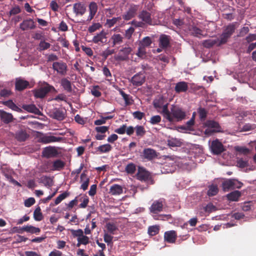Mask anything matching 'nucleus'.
Listing matches in <instances>:
<instances>
[{"label":"nucleus","instance_id":"nucleus-30","mask_svg":"<svg viewBox=\"0 0 256 256\" xmlns=\"http://www.w3.org/2000/svg\"><path fill=\"white\" fill-rule=\"evenodd\" d=\"M90 14L88 20H91L95 16L98 10V6L95 2H91L89 4Z\"/></svg>","mask_w":256,"mask_h":256},{"label":"nucleus","instance_id":"nucleus-42","mask_svg":"<svg viewBox=\"0 0 256 256\" xmlns=\"http://www.w3.org/2000/svg\"><path fill=\"white\" fill-rule=\"evenodd\" d=\"M136 136L139 138H142L146 133L144 128L142 126L137 125L134 128Z\"/></svg>","mask_w":256,"mask_h":256},{"label":"nucleus","instance_id":"nucleus-1","mask_svg":"<svg viewBox=\"0 0 256 256\" xmlns=\"http://www.w3.org/2000/svg\"><path fill=\"white\" fill-rule=\"evenodd\" d=\"M168 114L169 118L166 115L164 118L170 122L182 121L186 117L184 110L178 106L172 105L170 110H168Z\"/></svg>","mask_w":256,"mask_h":256},{"label":"nucleus","instance_id":"nucleus-2","mask_svg":"<svg viewBox=\"0 0 256 256\" xmlns=\"http://www.w3.org/2000/svg\"><path fill=\"white\" fill-rule=\"evenodd\" d=\"M168 103L164 99L162 96L155 99L153 101V106L154 108L157 110V112L161 114L164 117L165 115L168 116Z\"/></svg>","mask_w":256,"mask_h":256},{"label":"nucleus","instance_id":"nucleus-29","mask_svg":"<svg viewBox=\"0 0 256 256\" xmlns=\"http://www.w3.org/2000/svg\"><path fill=\"white\" fill-rule=\"evenodd\" d=\"M122 192L123 188L122 186L118 184H113L110 189V194L113 196L120 195Z\"/></svg>","mask_w":256,"mask_h":256},{"label":"nucleus","instance_id":"nucleus-31","mask_svg":"<svg viewBox=\"0 0 256 256\" xmlns=\"http://www.w3.org/2000/svg\"><path fill=\"white\" fill-rule=\"evenodd\" d=\"M159 41V46L160 48H165L169 46L170 39L168 36L165 34L162 35L160 38Z\"/></svg>","mask_w":256,"mask_h":256},{"label":"nucleus","instance_id":"nucleus-28","mask_svg":"<svg viewBox=\"0 0 256 256\" xmlns=\"http://www.w3.org/2000/svg\"><path fill=\"white\" fill-rule=\"evenodd\" d=\"M0 116L2 120L5 124H8L13 120L12 115L4 110L0 112Z\"/></svg>","mask_w":256,"mask_h":256},{"label":"nucleus","instance_id":"nucleus-5","mask_svg":"<svg viewBox=\"0 0 256 256\" xmlns=\"http://www.w3.org/2000/svg\"><path fill=\"white\" fill-rule=\"evenodd\" d=\"M52 90H56L53 86H50L49 84L46 83L44 86L36 90L34 92V96L36 98H44L45 96Z\"/></svg>","mask_w":256,"mask_h":256},{"label":"nucleus","instance_id":"nucleus-20","mask_svg":"<svg viewBox=\"0 0 256 256\" xmlns=\"http://www.w3.org/2000/svg\"><path fill=\"white\" fill-rule=\"evenodd\" d=\"M138 18L149 25L152 24L151 14L146 10H142L138 14Z\"/></svg>","mask_w":256,"mask_h":256},{"label":"nucleus","instance_id":"nucleus-26","mask_svg":"<svg viewBox=\"0 0 256 256\" xmlns=\"http://www.w3.org/2000/svg\"><path fill=\"white\" fill-rule=\"evenodd\" d=\"M60 85L64 90L68 92H72V84L66 78H63L60 80Z\"/></svg>","mask_w":256,"mask_h":256},{"label":"nucleus","instance_id":"nucleus-21","mask_svg":"<svg viewBox=\"0 0 256 256\" xmlns=\"http://www.w3.org/2000/svg\"><path fill=\"white\" fill-rule=\"evenodd\" d=\"M142 154L144 158L148 160H152L157 156L156 151L150 148H144Z\"/></svg>","mask_w":256,"mask_h":256},{"label":"nucleus","instance_id":"nucleus-57","mask_svg":"<svg viewBox=\"0 0 256 256\" xmlns=\"http://www.w3.org/2000/svg\"><path fill=\"white\" fill-rule=\"evenodd\" d=\"M146 48H143L139 45V47L138 48V52L136 54L140 58H144L146 56Z\"/></svg>","mask_w":256,"mask_h":256},{"label":"nucleus","instance_id":"nucleus-41","mask_svg":"<svg viewBox=\"0 0 256 256\" xmlns=\"http://www.w3.org/2000/svg\"><path fill=\"white\" fill-rule=\"evenodd\" d=\"M152 38L149 36H146L140 42L139 45L143 48L149 47L152 44Z\"/></svg>","mask_w":256,"mask_h":256},{"label":"nucleus","instance_id":"nucleus-27","mask_svg":"<svg viewBox=\"0 0 256 256\" xmlns=\"http://www.w3.org/2000/svg\"><path fill=\"white\" fill-rule=\"evenodd\" d=\"M190 33L198 38H201L202 37H204L205 35L204 34V32L200 28L196 27V26H191L189 28Z\"/></svg>","mask_w":256,"mask_h":256},{"label":"nucleus","instance_id":"nucleus-25","mask_svg":"<svg viewBox=\"0 0 256 256\" xmlns=\"http://www.w3.org/2000/svg\"><path fill=\"white\" fill-rule=\"evenodd\" d=\"M22 108L29 112L33 113L36 114H40V112L39 109L34 104H23Z\"/></svg>","mask_w":256,"mask_h":256},{"label":"nucleus","instance_id":"nucleus-15","mask_svg":"<svg viewBox=\"0 0 256 256\" xmlns=\"http://www.w3.org/2000/svg\"><path fill=\"white\" fill-rule=\"evenodd\" d=\"M164 201L162 199L154 201L150 208V212L153 214H157L162 211Z\"/></svg>","mask_w":256,"mask_h":256},{"label":"nucleus","instance_id":"nucleus-50","mask_svg":"<svg viewBox=\"0 0 256 256\" xmlns=\"http://www.w3.org/2000/svg\"><path fill=\"white\" fill-rule=\"evenodd\" d=\"M50 46V44L48 42H46L44 40H41L38 44V50L40 52H42L49 48Z\"/></svg>","mask_w":256,"mask_h":256},{"label":"nucleus","instance_id":"nucleus-51","mask_svg":"<svg viewBox=\"0 0 256 256\" xmlns=\"http://www.w3.org/2000/svg\"><path fill=\"white\" fill-rule=\"evenodd\" d=\"M78 242L76 244L78 247L80 246L82 244L86 245L89 243V238L83 234L81 237L78 238Z\"/></svg>","mask_w":256,"mask_h":256},{"label":"nucleus","instance_id":"nucleus-33","mask_svg":"<svg viewBox=\"0 0 256 256\" xmlns=\"http://www.w3.org/2000/svg\"><path fill=\"white\" fill-rule=\"evenodd\" d=\"M65 162L60 160H56L54 161L52 163V170H60L64 168L65 166Z\"/></svg>","mask_w":256,"mask_h":256},{"label":"nucleus","instance_id":"nucleus-10","mask_svg":"<svg viewBox=\"0 0 256 256\" xmlns=\"http://www.w3.org/2000/svg\"><path fill=\"white\" fill-rule=\"evenodd\" d=\"M210 150L214 154H220L224 150L222 144L216 139L212 142Z\"/></svg>","mask_w":256,"mask_h":256},{"label":"nucleus","instance_id":"nucleus-55","mask_svg":"<svg viewBox=\"0 0 256 256\" xmlns=\"http://www.w3.org/2000/svg\"><path fill=\"white\" fill-rule=\"evenodd\" d=\"M159 228L156 226H150L148 228V233L150 235L155 236L159 232Z\"/></svg>","mask_w":256,"mask_h":256},{"label":"nucleus","instance_id":"nucleus-49","mask_svg":"<svg viewBox=\"0 0 256 256\" xmlns=\"http://www.w3.org/2000/svg\"><path fill=\"white\" fill-rule=\"evenodd\" d=\"M34 218L36 221H40L42 220L43 216L40 206L36 208L34 210Z\"/></svg>","mask_w":256,"mask_h":256},{"label":"nucleus","instance_id":"nucleus-8","mask_svg":"<svg viewBox=\"0 0 256 256\" xmlns=\"http://www.w3.org/2000/svg\"><path fill=\"white\" fill-rule=\"evenodd\" d=\"M132 52V48L130 46H126L120 49L118 54L115 56L116 60L124 61L128 59V56Z\"/></svg>","mask_w":256,"mask_h":256},{"label":"nucleus","instance_id":"nucleus-58","mask_svg":"<svg viewBox=\"0 0 256 256\" xmlns=\"http://www.w3.org/2000/svg\"><path fill=\"white\" fill-rule=\"evenodd\" d=\"M136 170V165L133 163L128 164L126 168V171L128 174H133Z\"/></svg>","mask_w":256,"mask_h":256},{"label":"nucleus","instance_id":"nucleus-63","mask_svg":"<svg viewBox=\"0 0 256 256\" xmlns=\"http://www.w3.org/2000/svg\"><path fill=\"white\" fill-rule=\"evenodd\" d=\"M114 52L115 50L114 49L110 50L108 48L102 52V56L104 60H106L109 56L114 54Z\"/></svg>","mask_w":256,"mask_h":256},{"label":"nucleus","instance_id":"nucleus-48","mask_svg":"<svg viewBox=\"0 0 256 256\" xmlns=\"http://www.w3.org/2000/svg\"><path fill=\"white\" fill-rule=\"evenodd\" d=\"M198 114L200 120L201 121L205 120L208 114V112L206 110V109L204 108L200 107L198 109Z\"/></svg>","mask_w":256,"mask_h":256},{"label":"nucleus","instance_id":"nucleus-12","mask_svg":"<svg viewBox=\"0 0 256 256\" xmlns=\"http://www.w3.org/2000/svg\"><path fill=\"white\" fill-rule=\"evenodd\" d=\"M145 78L144 73L140 72L134 74L130 82L134 86H142L144 82Z\"/></svg>","mask_w":256,"mask_h":256},{"label":"nucleus","instance_id":"nucleus-4","mask_svg":"<svg viewBox=\"0 0 256 256\" xmlns=\"http://www.w3.org/2000/svg\"><path fill=\"white\" fill-rule=\"evenodd\" d=\"M243 184L236 179H227L222 183V190L224 192H228L236 188H240Z\"/></svg>","mask_w":256,"mask_h":256},{"label":"nucleus","instance_id":"nucleus-38","mask_svg":"<svg viewBox=\"0 0 256 256\" xmlns=\"http://www.w3.org/2000/svg\"><path fill=\"white\" fill-rule=\"evenodd\" d=\"M28 136L29 135L26 131L21 130L16 132V138L19 142H24Z\"/></svg>","mask_w":256,"mask_h":256},{"label":"nucleus","instance_id":"nucleus-46","mask_svg":"<svg viewBox=\"0 0 256 256\" xmlns=\"http://www.w3.org/2000/svg\"><path fill=\"white\" fill-rule=\"evenodd\" d=\"M4 105L11 108L12 110L18 112H22V110L21 108H18L12 100H8L4 102Z\"/></svg>","mask_w":256,"mask_h":256},{"label":"nucleus","instance_id":"nucleus-59","mask_svg":"<svg viewBox=\"0 0 256 256\" xmlns=\"http://www.w3.org/2000/svg\"><path fill=\"white\" fill-rule=\"evenodd\" d=\"M248 165V160L246 159L240 158L237 160V166L240 168H246Z\"/></svg>","mask_w":256,"mask_h":256},{"label":"nucleus","instance_id":"nucleus-34","mask_svg":"<svg viewBox=\"0 0 256 256\" xmlns=\"http://www.w3.org/2000/svg\"><path fill=\"white\" fill-rule=\"evenodd\" d=\"M218 38L216 39H208L204 40L202 42V45L204 47L206 48H210L214 45L218 46Z\"/></svg>","mask_w":256,"mask_h":256},{"label":"nucleus","instance_id":"nucleus-43","mask_svg":"<svg viewBox=\"0 0 256 256\" xmlns=\"http://www.w3.org/2000/svg\"><path fill=\"white\" fill-rule=\"evenodd\" d=\"M218 192V186L212 184L208 186V190L207 192V194L209 196H216Z\"/></svg>","mask_w":256,"mask_h":256},{"label":"nucleus","instance_id":"nucleus-19","mask_svg":"<svg viewBox=\"0 0 256 256\" xmlns=\"http://www.w3.org/2000/svg\"><path fill=\"white\" fill-rule=\"evenodd\" d=\"M73 11L76 16H82L86 12V7L81 2L76 3L73 6Z\"/></svg>","mask_w":256,"mask_h":256},{"label":"nucleus","instance_id":"nucleus-44","mask_svg":"<svg viewBox=\"0 0 256 256\" xmlns=\"http://www.w3.org/2000/svg\"><path fill=\"white\" fill-rule=\"evenodd\" d=\"M120 94L124 100L126 106H130L132 104L133 100L132 99V97L130 95L126 94L122 90L120 91Z\"/></svg>","mask_w":256,"mask_h":256},{"label":"nucleus","instance_id":"nucleus-24","mask_svg":"<svg viewBox=\"0 0 256 256\" xmlns=\"http://www.w3.org/2000/svg\"><path fill=\"white\" fill-rule=\"evenodd\" d=\"M176 237V234L174 230L166 232L164 234V240L169 243H174Z\"/></svg>","mask_w":256,"mask_h":256},{"label":"nucleus","instance_id":"nucleus-32","mask_svg":"<svg viewBox=\"0 0 256 256\" xmlns=\"http://www.w3.org/2000/svg\"><path fill=\"white\" fill-rule=\"evenodd\" d=\"M241 196V192L238 190H234L226 195L228 200L230 201L237 202Z\"/></svg>","mask_w":256,"mask_h":256},{"label":"nucleus","instance_id":"nucleus-60","mask_svg":"<svg viewBox=\"0 0 256 256\" xmlns=\"http://www.w3.org/2000/svg\"><path fill=\"white\" fill-rule=\"evenodd\" d=\"M217 210L216 206H214L212 204L209 203L204 208V210L206 212L208 213H210L212 212H215Z\"/></svg>","mask_w":256,"mask_h":256},{"label":"nucleus","instance_id":"nucleus-47","mask_svg":"<svg viewBox=\"0 0 256 256\" xmlns=\"http://www.w3.org/2000/svg\"><path fill=\"white\" fill-rule=\"evenodd\" d=\"M122 20L120 16L113 18L112 19H107L105 25L108 28L112 27L118 22Z\"/></svg>","mask_w":256,"mask_h":256},{"label":"nucleus","instance_id":"nucleus-62","mask_svg":"<svg viewBox=\"0 0 256 256\" xmlns=\"http://www.w3.org/2000/svg\"><path fill=\"white\" fill-rule=\"evenodd\" d=\"M70 232L74 237H77L78 238L81 237L84 234V232L82 229L71 230Z\"/></svg>","mask_w":256,"mask_h":256},{"label":"nucleus","instance_id":"nucleus-39","mask_svg":"<svg viewBox=\"0 0 256 256\" xmlns=\"http://www.w3.org/2000/svg\"><path fill=\"white\" fill-rule=\"evenodd\" d=\"M236 29V24L232 23L228 24L224 30V32L228 36L230 37Z\"/></svg>","mask_w":256,"mask_h":256},{"label":"nucleus","instance_id":"nucleus-7","mask_svg":"<svg viewBox=\"0 0 256 256\" xmlns=\"http://www.w3.org/2000/svg\"><path fill=\"white\" fill-rule=\"evenodd\" d=\"M139 10V5L133 4H130L126 14L122 16L123 18L126 20L132 19L136 15L137 12Z\"/></svg>","mask_w":256,"mask_h":256},{"label":"nucleus","instance_id":"nucleus-64","mask_svg":"<svg viewBox=\"0 0 256 256\" xmlns=\"http://www.w3.org/2000/svg\"><path fill=\"white\" fill-rule=\"evenodd\" d=\"M132 116L134 118L141 120L144 116L145 114L140 111H136L132 113Z\"/></svg>","mask_w":256,"mask_h":256},{"label":"nucleus","instance_id":"nucleus-40","mask_svg":"<svg viewBox=\"0 0 256 256\" xmlns=\"http://www.w3.org/2000/svg\"><path fill=\"white\" fill-rule=\"evenodd\" d=\"M106 227L108 232L112 234H115V232L116 231L118 228L114 222H108L106 224Z\"/></svg>","mask_w":256,"mask_h":256},{"label":"nucleus","instance_id":"nucleus-13","mask_svg":"<svg viewBox=\"0 0 256 256\" xmlns=\"http://www.w3.org/2000/svg\"><path fill=\"white\" fill-rule=\"evenodd\" d=\"M52 68L56 72L62 76L66 73L67 65L64 62H54L52 64Z\"/></svg>","mask_w":256,"mask_h":256},{"label":"nucleus","instance_id":"nucleus-37","mask_svg":"<svg viewBox=\"0 0 256 256\" xmlns=\"http://www.w3.org/2000/svg\"><path fill=\"white\" fill-rule=\"evenodd\" d=\"M112 42V46L120 44L123 42L124 38L120 34H114L110 38Z\"/></svg>","mask_w":256,"mask_h":256},{"label":"nucleus","instance_id":"nucleus-16","mask_svg":"<svg viewBox=\"0 0 256 256\" xmlns=\"http://www.w3.org/2000/svg\"><path fill=\"white\" fill-rule=\"evenodd\" d=\"M30 83L28 81L19 78H16L15 82L16 90L18 91H22L28 88Z\"/></svg>","mask_w":256,"mask_h":256},{"label":"nucleus","instance_id":"nucleus-61","mask_svg":"<svg viewBox=\"0 0 256 256\" xmlns=\"http://www.w3.org/2000/svg\"><path fill=\"white\" fill-rule=\"evenodd\" d=\"M161 117L158 115L154 116L151 117L149 122L152 124H156L161 122Z\"/></svg>","mask_w":256,"mask_h":256},{"label":"nucleus","instance_id":"nucleus-45","mask_svg":"<svg viewBox=\"0 0 256 256\" xmlns=\"http://www.w3.org/2000/svg\"><path fill=\"white\" fill-rule=\"evenodd\" d=\"M78 201L82 202V203L79 205V207L80 208H86L89 202V198L86 195H82L78 197Z\"/></svg>","mask_w":256,"mask_h":256},{"label":"nucleus","instance_id":"nucleus-3","mask_svg":"<svg viewBox=\"0 0 256 256\" xmlns=\"http://www.w3.org/2000/svg\"><path fill=\"white\" fill-rule=\"evenodd\" d=\"M203 127L206 128L204 131V134L210 136L214 132H220V126L219 124L213 120H208L203 124Z\"/></svg>","mask_w":256,"mask_h":256},{"label":"nucleus","instance_id":"nucleus-6","mask_svg":"<svg viewBox=\"0 0 256 256\" xmlns=\"http://www.w3.org/2000/svg\"><path fill=\"white\" fill-rule=\"evenodd\" d=\"M136 176L138 179L141 181L146 182H150V184H154V180L152 178L150 174L143 168H138Z\"/></svg>","mask_w":256,"mask_h":256},{"label":"nucleus","instance_id":"nucleus-35","mask_svg":"<svg viewBox=\"0 0 256 256\" xmlns=\"http://www.w3.org/2000/svg\"><path fill=\"white\" fill-rule=\"evenodd\" d=\"M86 171H84L80 175V182H83L84 178H85L86 180L82 182L81 185V188H82L84 190H86L88 186L90 178L87 176L86 174L85 173Z\"/></svg>","mask_w":256,"mask_h":256},{"label":"nucleus","instance_id":"nucleus-54","mask_svg":"<svg viewBox=\"0 0 256 256\" xmlns=\"http://www.w3.org/2000/svg\"><path fill=\"white\" fill-rule=\"evenodd\" d=\"M230 38V37L228 36L224 32H222L220 36V38H218V46H220L226 44Z\"/></svg>","mask_w":256,"mask_h":256},{"label":"nucleus","instance_id":"nucleus-11","mask_svg":"<svg viewBox=\"0 0 256 256\" xmlns=\"http://www.w3.org/2000/svg\"><path fill=\"white\" fill-rule=\"evenodd\" d=\"M50 116L58 120H62L65 118V112L60 108H54L50 112Z\"/></svg>","mask_w":256,"mask_h":256},{"label":"nucleus","instance_id":"nucleus-18","mask_svg":"<svg viewBox=\"0 0 256 256\" xmlns=\"http://www.w3.org/2000/svg\"><path fill=\"white\" fill-rule=\"evenodd\" d=\"M95 153L100 154L110 152L112 149V146L109 144H102L96 148Z\"/></svg>","mask_w":256,"mask_h":256},{"label":"nucleus","instance_id":"nucleus-56","mask_svg":"<svg viewBox=\"0 0 256 256\" xmlns=\"http://www.w3.org/2000/svg\"><path fill=\"white\" fill-rule=\"evenodd\" d=\"M194 124V118H191L190 120L186 122V126H184L182 127V128L186 130H192V126Z\"/></svg>","mask_w":256,"mask_h":256},{"label":"nucleus","instance_id":"nucleus-36","mask_svg":"<svg viewBox=\"0 0 256 256\" xmlns=\"http://www.w3.org/2000/svg\"><path fill=\"white\" fill-rule=\"evenodd\" d=\"M22 231L30 232V234H38L40 232V230L38 228H36L32 226H26L21 228Z\"/></svg>","mask_w":256,"mask_h":256},{"label":"nucleus","instance_id":"nucleus-14","mask_svg":"<svg viewBox=\"0 0 256 256\" xmlns=\"http://www.w3.org/2000/svg\"><path fill=\"white\" fill-rule=\"evenodd\" d=\"M34 22L31 18L25 20L20 24V28L23 31L36 28Z\"/></svg>","mask_w":256,"mask_h":256},{"label":"nucleus","instance_id":"nucleus-17","mask_svg":"<svg viewBox=\"0 0 256 256\" xmlns=\"http://www.w3.org/2000/svg\"><path fill=\"white\" fill-rule=\"evenodd\" d=\"M61 137H56L54 136H44L40 138V142L44 144H49L54 142H60L62 140Z\"/></svg>","mask_w":256,"mask_h":256},{"label":"nucleus","instance_id":"nucleus-23","mask_svg":"<svg viewBox=\"0 0 256 256\" xmlns=\"http://www.w3.org/2000/svg\"><path fill=\"white\" fill-rule=\"evenodd\" d=\"M92 42L95 44L106 43V33L104 31H102L94 36Z\"/></svg>","mask_w":256,"mask_h":256},{"label":"nucleus","instance_id":"nucleus-22","mask_svg":"<svg viewBox=\"0 0 256 256\" xmlns=\"http://www.w3.org/2000/svg\"><path fill=\"white\" fill-rule=\"evenodd\" d=\"M188 90V83L184 81L177 82L174 87V90L178 94L185 92Z\"/></svg>","mask_w":256,"mask_h":256},{"label":"nucleus","instance_id":"nucleus-9","mask_svg":"<svg viewBox=\"0 0 256 256\" xmlns=\"http://www.w3.org/2000/svg\"><path fill=\"white\" fill-rule=\"evenodd\" d=\"M58 155L57 149L52 146H48L44 148L42 152V156L47 158H56Z\"/></svg>","mask_w":256,"mask_h":256},{"label":"nucleus","instance_id":"nucleus-52","mask_svg":"<svg viewBox=\"0 0 256 256\" xmlns=\"http://www.w3.org/2000/svg\"><path fill=\"white\" fill-rule=\"evenodd\" d=\"M69 196V193L67 192H65L62 194H60L55 200L54 204L57 205L59 204L62 200L65 199Z\"/></svg>","mask_w":256,"mask_h":256},{"label":"nucleus","instance_id":"nucleus-53","mask_svg":"<svg viewBox=\"0 0 256 256\" xmlns=\"http://www.w3.org/2000/svg\"><path fill=\"white\" fill-rule=\"evenodd\" d=\"M40 182L44 184L45 186H51L52 185V180L47 176H43L41 178Z\"/></svg>","mask_w":256,"mask_h":256}]
</instances>
